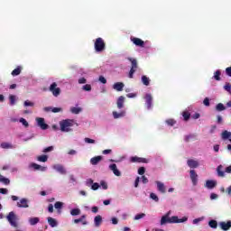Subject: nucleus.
<instances>
[{"label":"nucleus","instance_id":"f257e3e1","mask_svg":"<svg viewBox=\"0 0 231 231\" xmlns=\"http://www.w3.org/2000/svg\"><path fill=\"white\" fill-rule=\"evenodd\" d=\"M189 221V217H183L182 218H179L178 216L171 217V211H168L164 216L161 218V225H167V224H174V223H185Z\"/></svg>","mask_w":231,"mask_h":231},{"label":"nucleus","instance_id":"f03ea898","mask_svg":"<svg viewBox=\"0 0 231 231\" xmlns=\"http://www.w3.org/2000/svg\"><path fill=\"white\" fill-rule=\"evenodd\" d=\"M73 125H75V120L73 119H65L60 122V127L62 133H69L71 131L69 127H73Z\"/></svg>","mask_w":231,"mask_h":231},{"label":"nucleus","instance_id":"7ed1b4c3","mask_svg":"<svg viewBox=\"0 0 231 231\" xmlns=\"http://www.w3.org/2000/svg\"><path fill=\"white\" fill-rule=\"evenodd\" d=\"M94 48L97 53H100L106 50V42H104V39L97 38L96 39V42L94 43Z\"/></svg>","mask_w":231,"mask_h":231},{"label":"nucleus","instance_id":"20e7f679","mask_svg":"<svg viewBox=\"0 0 231 231\" xmlns=\"http://www.w3.org/2000/svg\"><path fill=\"white\" fill-rule=\"evenodd\" d=\"M128 60L131 62L132 66L128 74L129 79H133L136 69H138V60L134 58H128Z\"/></svg>","mask_w":231,"mask_h":231},{"label":"nucleus","instance_id":"39448f33","mask_svg":"<svg viewBox=\"0 0 231 231\" xmlns=\"http://www.w3.org/2000/svg\"><path fill=\"white\" fill-rule=\"evenodd\" d=\"M7 221L10 223L11 226L17 228L19 225L17 224V216L14 211L9 212L6 217Z\"/></svg>","mask_w":231,"mask_h":231},{"label":"nucleus","instance_id":"423d86ee","mask_svg":"<svg viewBox=\"0 0 231 231\" xmlns=\"http://www.w3.org/2000/svg\"><path fill=\"white\" fill-rule=\"evenodd\" d=\"M57 82H53L52 84H51L50 88H49V91H51V93H52L53 97H59L61 93L60 88L57 87Z\"/></svg>","mask_w":231,"mask_h":231},{"label":"nucleus","instance_id":"0eeeda50","mask_svg":"<svg viewBox=\"0 0 231 231\" xmlns=\"http://www.w3.org/2000/svg\"><path fill=\"white\" fill-rule=\"evenodd\" d=\"M132 163H149V160L143 157L133 156L130 158Z\"/></svg>","mask_w":231,"mask_h":231},{"label":"nucleus","instance_id":"6e6552de","mask_svg":"<svg viewBox=\"0 0 231 231\" xmlns=\"http://www.w3.org/2000/svg\"><path fill=\"white\" fill-rule=\"evenodd\" d=\"M36 122H37L38 127L42 129V131H46V129H48V124H46V122L44 121V118L37 117Z\"/></svg>","mask_w":231,"mask_h":231},{"label":"nucleus","instance_id":"1a4fd4ad","mask_svg":"<svg viewBox=\"0 0 231 231\" xmlns=\"http://www.w3.org/2000/svg\"><path fill=\"white\" fill-rule=\"evenodd\" d=\"M130 40L134 42L135 46H139V48H144L145 46V42H143L140 38L131 37Z\"/></svg>","mask_w":231,"mask_h":231},{"label":"nucleus","instance_id":"9d476101","mask_svg":"<svg viewBox=\"0 0 231 231\" xmlns=\"http://www.w3.org/2000/svg\"><path fill=\"white\" fill-rule=\"evenodd\" d=\"M144 100L147 109H151V107H152V96L151 94H146Z\"/></svg>","mask_w":231,"mask_h":231},{"label":"nucleus","instance_id":"9b49d317","mask_svg":"<svg viewBox=\"0 0 231 231\" xmlns=\"http://www.w3.org/2000/svg\"><path fill=\"white\" fill-rule=\"evenodd\" d=\"M189 176L193 185H198V173H196V171L190 170Z\"/></svg>","mask_w":231,"mask_h":231},{"label":"nucleus","instance_id":"f8f14e48","mask_svg":"<svg viewBox=\"0 0 231 231\" xmlns=\"http://www.w3.org/2000/svg\"><path fill=\"white\" fill-rule=\"evenodd\" d=\"M219 226L224 231L230 230V228H231V221L228 220L227 222H220L219 223Z\"/></svg>","mask_w":231,"mask_h":231},{"label":"nucleus","instance_id":"ddd939ff","mask_svg":"<svg viewBox=\"0 0 231 231\" xmlns=\"http://www.w3.org/2000/svg\"><path fill=\"white\" fill-rule=\"evenodd\" d=\"M109 169L110 171H113V173L115 174V176H122V172H120V171L118 170V168L116 167V163L110 164L109 165Z\"/></svg>","mask_w":231,"mask_h":231},{"label":"nucleus","instance_id":"4468645a","mask_svg":"<svg viewBox=\"0 0 231 231\" xmlns=\"http://www.w3.org/2000/svg\"><path fill=\"white\" fill-rule=\"evenodd\" d=\"M187 164L190 169H198L199 167V162L192 159L188 160Z\"/></svg>","mask_w":231,"mask_h":231},{"label":"nucleus","instance_id":"2eb2a0df","mask_svg":"<svg viewBox=\"0 0 231 231\" xmlns=\"http://www.w3.org/2000/svg\"><path fill=\"white\" fill-rule=\"evenodd\" d=\"M17 207L19 208H28V199H20L19 202H17Z\"/></svg>","mask_w":231,"mask_h":231},{"label":"nucleus","instance_id":"dca6fc26","mask_svg":"<svg viewBox=\"0 0 231 231\" xmlns=\"http://www.w3.org/2000/svg\"><path fill=\"white\" fill-rule=\"evenodd\" d=\"M155 183L157 185V190H159V192H161L162 194H165V184L159 180H156Z\"/></svg>","mask_w":231,"mask_h":231},{"label":"nucleus","instance_id":"f3484780","mask_svg":"<svg viewBox=\"0 0 231 231\" xmlns=\"http://www.w3.org/2000/svg\"><path fill=\"white\" fill-rule=\"evenodd\" d=\"M53 169L57 171V172H60V174H66V169L60 164H55Z\"/></svg>","mask_w":231,"mask_h":231},{"label":"nucleus","instance_id":"a211bd4d","mask_svg":"<svg viewBox=\"0 0 231 231\" xmlns=\"http://www.w3.org/2000/svg\"><path fill=\"white\" fill-rule=\"evenodd\" d=\"M125 102V97L124 96H120L116 101L117 108L122 109L124 107Z\"/></svg>","mask_w":231,"mask_h":231},{"label":"nucleus","instance_id":"6ab92c4d","mask_svg":"<svg viewBox=\"0 0 231 231\" xmlns=\"http://www.w3.org/2000/svg\"><path fill=\"white\" fill-rule=\"evenodd\" d=\"M124 83L116 82L113 85V89H115L116 91H124Z\"/></svg>","mask_w":231,"mask_h":231},{"label":"nucleus","instance_id":"aec40b11","mask_svg":"<svg viewBox=\"0 0 231 231\" xmlns=\"http://www.w3.org/2000/svg\"><path fill=\"white\" fill-rule=\"evenodd\" d=\"M102 162V156L98 155L90 159L91 165H98Z\"/></svg>","mask_w":231,"mask_h":231},{"label":"nucleus","instance_id":"412c9836","mask_svg":"<svg viewBox=\"0 0 231 231\" xmlns=\"http://www.w3.org/2000/svg\"><path fill=\"white\" fill-rule=\"evenodd\" d=\"M112 115L115 120H117V118H124V116H125V111H121L119 113L116 111H114Z\"/></svg>","mask_w":231,"mask_h":231},{"label":"nucleus","instance_id":"4be33fe9","mask_svg":"<svg viewBox=\"0 0 231 231\" xmlns=\"http://www.w3.org/2000/svg\"><path fill=\"white\" fill-rule=\"evenodd\" d=\"M217 185V181H216V180H207L206 181L207 189H212L216 188Z\"/></svg>","mask_w":231,"mask_h":231},{"label":"nucleus","instance_id":"5701e85b","mask_svg":"<svg viewBox=\"0 0 231 231\" xmlns=\"http://www.w3.org/2000/svg\"><path fill=\"white\" fill-rule=\"evenodd\" d=\"M94 224H95V226L97 227L100 226V225H102V216L100 215L96 216L94 218Z\"/></svg>","mask_w":231,"mask_h":231},{"label":"nucleus","instance_id":"b1692460","mask_svg":"<svg viewBox=\"0 0 231 231\" xmlns=\"http://www.w3.org/2000/svg\"><path fill=\"white\" fill-rule=\"evenodd\" d=\"M31 167H32V169H34V171H42V172H44V171H46V167L41 166L37 163L31 164Z\"/></svg>","mask_w":231,"mask_h":231},{"label":"nucleus","instance_id":"393cba45","mask_svg":"<svg viewBox=\"0 0 231 231\" xmlns=\"http://www.w3.org/2000/svg\"><path fill=\"white\" fill-rule=\"evenodd\" d=\"M47 221H48L50 226H51L52 228H55V226H57V220H55V218L49 217L47 218Z\"/></svg>","mask_w":231,"mask_h":231},{"label":"nucleus","instance_id":"a878e982","mask_svg":"<svg viewBox=\"0 0 231 231\" xmlns=\"http://www.w3.org/2000/svg\"><path fill=\"white\" fill-rule=\"evenodd\" d=\"M217 176L219 178H225V171H223V165H219L217 168Z\"/></svg>","mask_w":231,"mask_h":231},{"label":"nucleus","instance_id":"bb28decb","mask_svg":"<svg viewBox=\"0 0 231 231\" xmlns=\"http://www.w3.org/2000/svg\"><path fill=\"white\" fill-rule=\"evenodd\" d=\"M39 221H41V219L37 217L29 218V223L32 226H35Z\"/></svg>","mask_w":231,"mask_h":231},{"label":"nucleus","instance_id":"cd10ccee","mask_svg":"<svg viewBox=\"0 0 231 231\" xmlns=\"http://www.w3.org/2000/svg\"><path fill=\"white\" fill-rule=\"evenodd\" d=\"M21 71H23V68L22 67H17L16 69H14L11 74L13 77H17L18 75H21Z\"/></svg>","mask_w":231,"mask_h":231},{"label":"nucleus","instance_id":"c85d7f7f","mask_svg":"<svg viewBox=\"0 0 231 231\" xmlns=\"http://www.w3.org/2000/svg\"><path fill=\"white\" fill-rule=\"evenodd\" d=\"M62 207H64V203L60 202V201H57L54 204V208H56V210H58V213L60 214V209L62 208Z\"/></svg>","mask_w":231,"mask_h":231},{"label":"nucleus","instance_id":"c756f323","mask_svg":"<svg viewBox=\"0 0 231 231\" xmlns=\"http://www.w3.org/2000/svg\"><path fill=\"white\" fill-rule=\"evenodd\" d=\"M70 113H72V115H79V114L82 113V108L73 106L70 108Z\"/></svg>","mask_w":231,"mask_h":231},{"label":"nucleus","instance_id":"7c9ffc66","mask_svg":"<svg viewBox=\"0 0 231 231\" xmlns=\"http://www.w3.org/2000/svg\"><path fill=\"white\" fill-rule=\"evenodd\" d=\"M221 136L222 140H228V138L231 137V132L225 130L224 132H222Z\"/></svg>","mask_w":231,"mask_h":231},{"label":"nucleus","instance_id":"2f4dec72","mask_svg":"<svg viewBox=\"0 0 231 231\" xmlns=\"http://www.w3.org/2000/svg\"><path fill=\"white\" fill-rule=\"evenodd\" d=\"M0 147H2V149H14V145H12V143H2L0 144Z\"/></svg>","mask_w":231,"mask_h":231},{"label":"nucleus","instance_id":"473e14b6","mask_svg":"<svg viewBox=\"0 0 231 231\" xmlns=\"http://www.w3.org/2000/svg\"><path fill=\"white\" fill-rule=\"evenodd\" d=\"M142 82L144 86H149L151 84V79L147 76H142Z\"/></svg>","mask_w":231,"mask_h":231},{"label":"nucleus","instance_id":"72a5a7b5","mask_svg":"<svg viewBox=\"0 0 231 231\" xmlns=\"http://www.w3.org/2000/svg\"><path fill=\"white\" fill-rule=\"evenodd\" d=\"M38 162H42V163H46L48 162V155H40L37 157Z\"/></svg>","mask_w":231,"mask_h":231},{"label":"nucleus","instance_id":"f704fd0d","mask_svg":"<svg viewBox=\"0 0 231 231\" xmlns=\"http://www.w3.org/2000/svg\"><path fill=\"white\" fill-rule=\"evenodd\" d=\"M182 116H183L185 122H187V121H189L190 119V113L188 112V111H184L182 113Z\"/></svg>","mask_w":231,"mask_h":231},{"label":"nucleus","instance_id":"c9c22d12","mask_svg":"<svg viewBox=\"0 0 231 231\" xmlns=\"http://www.w3.org/2000/svg\"><path fill=\"white\" fill-rule=\"evenodd\" d=\"M216 109L217 111H225V109H226V107L225 106V105H223V103H218L216 106Z\"/></svg>","mask_w":231,"mask_h":231},{"label":"nucleus","instance_id":"e433bc0d","mask_svg":"<svg viewBox=\"0 0 231 231\" xmlns=\"http://www.w3.org/2000/svg\"><path fill=\"white\" fill-rule=\"evenodd\" d=\"M19 123L23 124V125L25 127H30V124H28V121H26V119H24L23 117H21L19 119Z\"/></svg>","mask_w":231,"mask_h":231},{"label":"nucleus","instance_id":"4c0bfd02","mask_svg":"<svg viewBox=\"0 0 231 231\" xmlns=\"http://www.w3.org/2000/svg\"><path fill=\"white\" fill-rule=\"evenodd\" d=\"M71 216H80V209L79 208H73L70 211Z\"/></svg>","mask_w":231,"mask_h":231},{"label":"nucleus","instance_id":"58836bf2","mask_svg":"<svg viewBox=\"0 0 231 231\" xmlns=\"http://www.w3.org/2000/svg\"><path fill=\"white\" fill-rule=\"evenodd\" d=\"M208 226H210V228H217V221L210 220L208 222Z\"/></svg>","mask_w":231,"mask_h":231},{"label":"nucleus","instance_id":"ea45409f","mask_svg":"<svg viewBox=\"0 0 231 231\" xmlns=\"http://www.w3.org/2000/svg\"><path fill=\"white\" fill-rule=\"evenodd\" d=\"M214 79H215V80H221V71L220 70H217L214 73Z\"/></svg>","mask_w":231,"mask_h":231},{"label":"nucleus","instance_id":"a19ab883","mask_svg":"<svg viewBox=\"0 0 231 231\" xmlns=\"http://www.w3.org/2000/svg\"><path fill=\"white\" fill-rule=\"evenodd\" d=\"M143 217H145V214L144 213H140L135 215L134 217V221H138L139 219H143Z\"/></svg>","mask_w":231,"mask_h":231},{"label":"nucleus","instance_id":"79ce46f5","mask_svg":"<svg viewBox=\"0 0 231 231\" xmlns=\"http://www.w3.org/2000/svg\"><path fill=\"white\" fill-rule=\"evenodd\" d=\"M9 100H10V106H15V96L14 95H10Z\"/></svg>","mask_w":231,"mask_h":231},{"label":"nucleus","instance_id":"37998d69","mask_svg":"<svg viewBox=\"0 0 231 231\" xmlns=\"http://www.w3.org/2000/svg\"><path fill=\"white\" fill-rule=\"evenodd\" d=\"M150 198L152 199H153V201H156V203H158V201H160V199L158 198V196L155 193H151Z\"/></svg>","mask_w":231,"mask_h":231},{"label":"nucleus","instance_id":"c03bdc74","mask_svg":"<svg viewBox=\"0 0 231 231\" xmlns=\"http://www.w3.org/2000/svg\"><path fill=\"white\" fill-rule=\"evenodd\" d=\"M1 182L4 183V185H10V179L2 177Z\"/></svg>","mask_w":231,"mask_h":231},{"label":"nucleus","instance_id":"a18cd8bd","mask_svg":"<svg viewBox=\"0 0 231 231\" xmlns=\"http://www.w3.org/2000/svg\"><path fill=\"white\" fill-rule=\"evenodd\" d=\"M23 106H25V107H28V106L33 107L34 104L32 101L26 100L24 101Z\"/></svg>","mask_w":231,"mask_h":231},{"label":"nucleus","instance_id":"49530a36","mask_svg":"<svg viewBox=\"0 0 231 231\" xmlns=\"http://www.w3.org/2000/svg\"><path fill=\"white\" fill-rule=\"evenodd\" d=\"M224 89L226 91H227L228 93H230L231 95V84L230 83H226L225 86H224Z\"/></svg>","mask_w":231,"mask_h":231},{"label":"nucleus","instance_id":"de8ad7c7","mask_svg":"<svg viewBox=\"0 0 231 231\" xmlns=\"http://www.w3.org/2000/svg\"><path fill=\"white\" fill-rule=\"evenodd\" d=\"M91 189L92 190H98V189H100V184H98L97 182H95L92 184Z\"/></svg>","mask_w":231,"mask_h":231},{"label":"nucleus","instance_id":"09e8293b","mask_svg":"<svg viewBox=\"0 0 231 231\" xmlns=\"http://www.w3.org/2000/svg\"><path fill=\"white\" fill-rule=\"evenodd\" d=\"M100 186L104 190H107V182H106L105 180L100 181Z\"/></svg>","mask_w":231,"mask_h":231},{"label":"nucleus","instance_id":"8fccbe9b","mask_svg":"<svg viewBox=\"0 0 231 231\" xmlns=\"http://www.w3.org/2000/svg\"><path fill=\"white\" fill-rule=\"evenodd\" d=\"M138 174H140V176H143L145 174V167H140L138 169Z\"/></svg>","mask_w":231,"mask_h":231},{"label":"nucleus","instance_id":"3c124183","mask_svg":"<svg viewBox=\"0 0 231 231\" xmlns=\"http://www.w3.org/2000/svg\"><path fill=\"white\" fill-rule=\"evenodd\" d=\"M166 124L168 125L172 126V125H174L176 124V121L174 119H168V120H166Z\"/></svg>","mask_w":231,"mask_h":231},{"label":"nucleus","instance_id":"603ef678","mask_svg":"<svg viewBox=\"0 0 231 231\" xmlns=\"http://www.w3.org/2000/svg\"><path fill=\"white\" fill-rule=\"evenodd\" d=\"M99 82H101V84H107V79H106L104 76H99Z\"/></svg>","mask_w":231,"mask_h":231},{"label":"nucleus","instance_id":"864d4df0","mask_svg":"<svg viewBox=\"0 0 231 231\" xmlns=\"http://www.w3.org/2000/svg\"><path fill=\"white\" fill-rule=\"evenodd\" d=\"M51 151H53V146H49L43 149L42 152H51Z\"/></svg>","mask_w":231,"mask_h":231},{"label":"nucleus","instance_id":"5fc2aeb1","mask_svg":"<svg viewBox=\"0 0 231 231\" xmlns=\"http://www.w3.org/2000/svg\"><path fill=\"white\" fill-rule=\"evenodd\" d=\"M62 111V108L60 107H52L51 112L52 113H60Z\"/></svg>","mask_w":231,"mask_h":231},{"label":"nucleus","instance_id":"6e6d98bb","mask_svg":"<svg viewBox=\"0 0 231 231\" xmlns=\"http://www.w3.org/2000/svg\"><path fill=\"white\" fill-rule=\"evenodd\" d=\"M203 104L207 106H210V99L208 97H205Z\"/></svg>","mask_w":231,"mask_h":231},{"label":"nucleus","instance_id":"4d7b16f0","mask_svg":"<svg viewBox=\"0 0 231 231\" xmlns=\"http://www.w3.org/2000/svg\"><path fill=\"white\" fill-rule=\"evenodd\" d=\"M83 89H84V91H91V85L87 84V85L83 86Z\"/></svg>","mask_w":231,"mask_h":231},{"label":"nucleus","instance_id":"13d9d810","mask_svg":"<svg viewBox=\"0 0 231 231\" xmlns=\"http://www.w3.org/2000/svg\"><path fill=\"white\" fill-rule=\"evenodd\" d=\"M82 221V225H88V221L84 220L86 219V215H82L81 217H79Z\"/></svg>","mask_w":231,"mask_h":231},{"label":"nucleus","instance_id":"bf43d9fd","mask_svg":"<svg viewBox=\"0 0 231 231\" xmlns=\"http://www.w3.org/2000/svg\"><path fill=\"white\" fill-rule=\"evenodd\" d=\"M226 75H227V77H231V67H227L226 69Z\"/></svg>","mask_w":231,"mask_h":231},{"label":"nucleus","instance_id":"052dcab7","mask_svg":"<svg viewBox=\"0 0 231 231\" xmlns=\"http://www.w3.org/2000/svg\"><path fill=\"white\" fill-rule=\"evenodd\" d=\"M86 143H95V140L86 137L85 138Z\"/></svg>","mask_w":231,"mask_h":231},{"label":"nucleus","instance_id":"680f3d73","mask_svg":"<svg viewBox=\"0 0 231 231\" xmlns=\"http://www.w3.org/2000/svg\"><path fill=\"white\" fill-rule=\"evenodd\" d=\"M142 182L145 185V184L149 183V179H147V177H145V176H143Z\"/></svg>","mask_w":231,"mask_h":231},{"label":"nucleus","instance_id":"e2e57ef3","mask_svg":"<svg viewBox=\"0 0 231 231\" xmlns=\"http://www.w3.org/2000/svg\"><path fill=\"white\" fill-rule=\"evenodd\" d=\"M217 124H223V117L221 116H217Z\"/></svg>","mask_w":231,"mask_h":231},{"label":"nucleus","instance_id":"0e129e2a","mask_svg":"<svg viewBox=\"0 0 231 231\" xmlns=\"http://www.w3.org/2000/svg\"><path fill=\"white\" fill-rule=\"evenodd\" d=\"M0 194H8V189L5 188H0Z\"/></svg>","mask_w":231,"mask_h":231},{"label":"nucleus","instance_id":"69168bd1","mask_svg":"<svg viewBox=\"0 0 231 231\" xmlns=\"http://www.w3.org/2000/svg\"><path fill=\"white\" fill-rule=\"evenodd\" d=\"M48 211L51 213V214H53V204H50L48 206Z\"/></svg>","mask_w":231,"mask_h":231},{"label":"nucleus","instance_id":"338daca9","mask_svg":"<svg viewBox=\"0 0 231 231\" xmlns=\"http://www.w3.org/2000/svg\"><path fill=\"white\" fill-rule=\"evenodd\" d=\"M111 152H113V150L107 149V150H104V151L102 152V154H111Z\"/></svg>","mask_w":231,"mask_h":231},{"label":"nucleus","instance_id":"774afa93","mask_svg":"<svg viewBox=\"0 0 231 231\" xmlns=\"http://www.w3.org/2000/svg\"><path fill=\"white\" fill-rule=\"evenodd\" d=\"M225 172H226L227 174H231V166L226 167Z\"/></svg>","mask_w":231,"mask_h":231}]
</instances>
